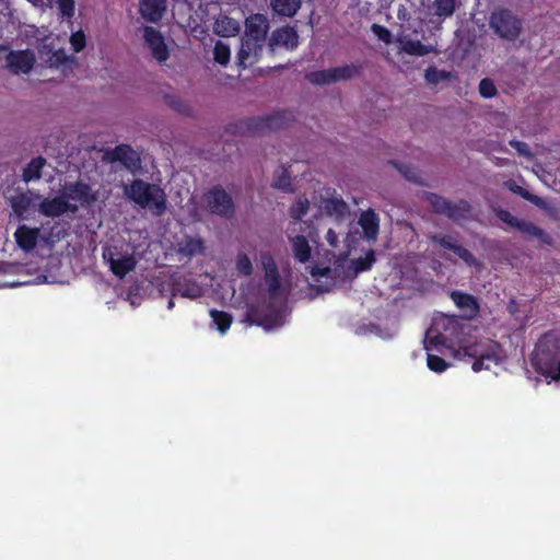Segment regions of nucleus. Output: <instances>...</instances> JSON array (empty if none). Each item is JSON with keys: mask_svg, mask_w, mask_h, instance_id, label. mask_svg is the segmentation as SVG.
I'll return each mask as SVG.
<instances>
[{"mask_svg": "<svg viewBox=\"0 0 560 560\" xmlns=\"http://www.w3.org/2000/svg\"><path fill=\"white\" fill-rule=\"evenodd\" d=\"M262 268L267 301L256 306L247 305V326L256 324L271 329L284 323L289 290L282 285L278 266L270 255L262 256Z\"/></svg>", "mask_w": 560, "mask_h": 560, "instance_id": "1", "label": "nucleus"}, {"mask_svg": "<svg viewBox=\"0 0 560 560\" xmlns=\"http://www.w3.org/2000/svg\"><path fill=\"white\" fill-rule=\"evenodd\" d=\"M125 194L142 209H148L153 215L161 217L166 212L167 199L165 191L156 184L142 179H133L126 187Z\"/></svg>", "mask_w": 560, "mask_h": 560, "instance_id": "2", "label": "nucleus"}, {"mask_svg": "<svg viewBox=\"0 0 560 560\" xmlns=\"http://www.w3.org/2000/svg\"><path fill=\"white\" fill-rule=\"evenodd\" d=\"M534 370L546 378L557 381L560 378V358L556 347H548L544 342L536 345L530 357Z\"/></svg>", "mask_w": 560, "mask_h": 560, "instance_id": "3", "label": "nucleus"}, {"mask_svg": "<svg viewBox=\"0 0 560 560\" xmlns=\"http://www.w3.org/2000/svg\"><path fill=\"white\" fill-rule=\"evenodd\" d=\"M361 63H349L324 70L311 71L305 74V80L313 85H328L340 81H348L362 74Z\"/></svg>", "mask_w": 560, "mask_h": 560, "instance_id": "4", "label": "nucleus"}, {"mask_svg": "<svg viewBox=\"0 0 560 560\" xmlns=\"http://www.w3.org/2000/svg\"><path fill=\"white\" fill-rule=\"evenodd\" d=\"M427 201L434 213L445 215L454 222L468 219L472 210L469 201L465 199L453 202L435 192H427Z\"/></svg>", "mask_w": 560, "mask_h": 560, "instance_id": "5", "label": "nucleus"}, {"mask_svg": "<svg viewBox=\"0 0 560 560\" xmlns=\"http://www.w3.org/2000/svg\"><path fill=\"white\" fill-rule=\"evenodd\" d=\"M489 24L495 34L508 40H515L522 32V21L503 8L491 13Z\"/></svg>", "mask_w": 560, "mask_h": 560, "instance_id": "6", "label": "nucleus"}, {"mask_svg": "<svg viewBox=\"0 0 560 560\" xmlns=\"http://www.w3.org/2000/svg\"><path fill=\"white\" fill-rule=\"evenodd\" d=\"M491 209L498 219L508 225L517 229L526 236V238H537L541 244L552 245V237L544 229L532 222L520 220L512 215L510 211L500 207L492 206Z\"/></svg>", "mask_w": 560, "mask_h": 560, "instance_id": "7", "label": "nucleus"}, {"mask_svg": "<svg viewBox=\"0 0 560 560\" xmlns=\"http://www.w3.org/2000/svg\"><path fill=\"white\" fill-rule=\"evenodd\" d=\"M293 119V113L290 110H279L261 117L247 118V135L277 131L287 127Z\"/></svg>", "mask_w": 560, "mask_h": 560, "instance_id": "8", "label": "nucleus"}, {"mask_svg": "<svg viewBox=\"0 0 560 560\" xmlns=\"http://www.w3.org/2000/svg\"><path fill=\"white\" fill-rule=\"evenodd\" d=\"M207 210L215 215L231 218L234 214L232 197L220 186H213L206 195Z\"/></svg>", "mask_w": 560, "mask_h": 560, "instance_id": "9", "label": "nucleus"}, {"mask_svg": "<svg viewBox=\"0 0 560 560\" xmlns=\"http://www.w3.org/2000/svg\"><path fill=\"white\" fill-rule=\"evenodd\" d=\"M269 30V22L262 14L247 16V59L252 50L261 49ZM257 51H255V56Z\"/></svg>", "mask_w": 560, "mask_h": 560, "instance_id": "10", "label": "nucleus"}, {"mask_svg": "<svg viewBox=\"0 0 560 560\" xmlns=\"http://www.w3.org/2000/svg\"><path fill=\"white\" fill-rule=\"evenodd\" d=\"M428 238L433 245H439L444 249L453 252L468 267L479 268L481 266L480 261L475 257V255L466 247L458 244V242L452 235L431 234L428 236Z\"/></svg>", "mask_w": 560, "mask_h": 560, "instance_id": "11", "label": "nucleus"}, {"mask_svg": "<svg viewBox=\"0 0 560 560\" xmlns=\"http://www.w3.org/2000/svg\"><path fill=\"white\" fill-rule=\"evenodd\" d=\"M63 197L68 202L75 201L82 208H90L97 201V191H94L90 184L82 180L66 183L63 185Z\"/></svg>", "mask_w": 560, "mask_h": 560, "instance_id": "12", "label": "nucleus"}, {"mask_svg": "<svg viewBox=\"0 0 560 560\" xmlns=\"http://www.w3.org/2000/svg\"><path fill=\"white\" fill-rule=\"evenodd\" d=\"M103 258L108 262L109 269L119 279H124L130 271L135 270L137 259L130 253H114L104 248Z\"/></svg>", "mask_w": 560, "mask_h": 560, "instance_id": "13", "label": "nucleus"}, {"mask_svg": "<svg viewBox=\"0 0 560 560\" xmlns=\"http://www.w3.org/2000/svg\"><path fill=\"white\" fill-rule=\"evenodd\" d=\"M4 58L7 68L13 74H28L36 62L35 54L31 49L10 50Z\"/></svg>", "mask_w": 560, "mask_h": 560, "instance_id": "14", "label": "nucleus"}, {"mask_svg": "<svg viewBox=\"0 0 560 560\" xmlns=\"http://www.w3.org/2000/svg\"><path fill=\"white\" fill-rule=\"evenodd\" d=\"M470 355L475 357V361L471 365L475 372L481 370H489L491 364L498 365L502 360V349L499 343L493 342L488 345L481 351L475 350Z\"/></svg>", "mask_w": 560, "mask_h": 560, "instance_id": "15", "label": "nucleus"}, {"mask_svg": "<svg viewBox=\"0 0 560 560\" xmlns=\"http://www.w3.org/2000/svg\"><path fill=\"white\" fill-rule=\"evenodd\" d=\"M38 211L45 217L57 218L66 212H77L78 206L75 203L68 202L63 195H61L51 199L44 198L38 205Z\"/></svg>", "mask_w": 560, "mask_h": 560, "instance_id": "16", "label": "nucleus"}, {"mask_svg": "<svg viewBox=\"0 0 560 560\" xmlns=\"http://www.w3.org/2000/svg\"><path fill=\"white\" fill-rule=\"evenodd\" d=\"M143 38L148 44L151 54L160 63L165 62L170 57L168 48L161 32L152 26L143 28Z\"/></svg>", "mask_w": 560, "mask_h": 560, "instance_id": "17", "label": "nucleus"}, {"mask_svg": "<svg viewBox=\"0 0 560 560\" xmlns=\"http://www.w3.org/2000/svg\"><path fill=\"white\" fill-rule=\"evenodd\" d=\"M451 299L454 304L463 311L464 318L474 319L479 315L480 306L478 300L474 295L454 290L451 292Z\"/></svg>", "mask_w": 560, "mask_h": 560, "instance_id": "18", "label": "nucleus"}, {"mask_svg": "<svg viewBox=\"0 0 560 560\" xmlns=\"http://www.w3.org/2000/svg\"><path fill=\"white\" fill-rule=\"evenodd\" d=\"M299 44V35L293 27L284 26L272 32L269 38L271 48L283 46L288 49H294Z\"/></svg>", "mask_w": 560, "mask_h": 560, "instance_id": "19", "label": "nucleus"}, {"mask_svg": "<svg viewBox=\"0 0 560 560\" xmlns=\"http://www.w3.org/2000/svg\"><path fill=\"white\" fill-rule=\"evenodd\" d=\"M366 241H376L380 232V218L373 209L363 211L358 220Z\"/></svg>", "mask_w": 560, "mask_h": 560, "instance_id": "20", "label": "nucleus"}, {"mask_svg": "<svg viewBox=\"0 0 560 560\" xmlns=\"http://www.w3.org/2000/svg\"><path fill=\"white\" fill-rule=\"evenodd\" d=\"M110 155L112 161L120 162L128 170H135L140 165L138 153L128 144L117 145Z\"/></svg>", "mask_w": 560, "mask_h": 560, "instance_id": "21", "label": "nucleus"}, {"mask_svg": "<svg viewBox=\"0 0 560 560\" xmlns=\"http://www.w3.org/2000/svg\"><path fill=\"white\" fill-rule=\"evenodd\" d=\"M15 242L25 252L33 250L39 237V229L20 225L14 233Z\"/></svg>", "mask_w": 560, "mask_h": 560, "instance_id": "22", "label": "nucleus"}, {"mask_svg": "<svg viewBox=\"0 0 560 560\" xmlns=\"http://www.w3.org/2000/svg\"><path fill=\"white\" fill-rule=\"evenodd\" d=\"M166 9V0H141L140 1V13L142 18L148 21L155 23L160 21Z\"/></svg>", "mask_w": 560, "mask_h": 560, "instance_id": "23", "label": "nucleus"}, {"mask_svg": "<svg viewBox=\"0 0 560 560\" xmlns=\"http://www.w3.org/2000/svg\"><path fill=\"white\" fill-rule=\"evenodd\" d=\"M289 240L292 245L294 258L302 264L307 262L311 258L312 249L306 237L303 235H296L294 237L289 236Z\"/></svg>", "mask_w": 560, "mask_h": 560, "instance_id": "24", "label": "nucleus"}, {"mask_svg": "<svg viewBox=\"0 0 560 560\" xmlns=\"http://www.w3.org/2000/svg\"><path fill=\"white\" fill-rule=\"evenodd\" d=\"M213 31L221 37L234 36L240 31V25L234 19L220 14L213 24Z\"/></svg>", "mask_w": 560, "mask_h": 560, "instance_id": "25", "label": "nucleus"}, {"mask_svg": "<svg viewBox=\"0 0 560 560\" xmlns=\"http://www.w3.org/2000/svg\"><path fill=\"white\" fill-rule=\"evenodd\" d=\"M46 165V159L38 155L33 158L22 172V179L25 183H30L33 180H38L42 178L43 168Z\"/></svg>", "mask_w": 560, "mask_h": 560, "instance_id": "26", "label": "nucleus"}, {"mask_svg": "<svg viewBox=\"0 0 560 560\" xmlns=\"http://www.w3.org/2000/svg\"><path fill=\"white\" fill-rule=\"evenodd\" d=\"M10 202L14 213L19 218H24L25 213H27L34 205L33 194L32 191L20 192L13 196Z\"/></svg>", "mask_w": 560, "mask_h": 560, "instance_id": "27", "label": "nucleus"}, {"mask_svg": "<svg viewBox=\"0 0 560 560\" xmlns=\"http://www.w3.org/2000/svg\"><path fill=\"white\" fill-rule=\"evenodd\" d=\"M324 212L329 217H335L340 220L349 211L347 202L342 198H328L323 202Z\"/></svg>", "mask_w": 560, "mask_h": 560, "instance_id": "28", "label": "nucleus"}, {"mask_svg": "<svg viewBox=\"0 0 560 560\" xmlns=\"http://www.w3.org/2000/svg\"><path fill=\"white\" fill-rule=\"evenodd\" d=\"M176 295L195 300L202 296V289L195 281L188 280L184 283H178L177 287L173 289V296Z\"/></svg>", "mask_w": 560, "mask_h": 560, "instance_id": "29", "label": "nucleus"}, {"mask_svg": "<svg viewBox=\"0 0 560 560\" xmlns=\"http://www.w3.org/2000/svg\"><path fill=\"white\" fill-rule=\"evenodd\" d=\"M270 5L278 14L293 16L301 8V0H271Z\"/></svg>", "mask_w": 560, "mask_h": 560, "instance_id": "30", "label": "nucleus"}, {"mask_svg": "<svg viewBox=\"0 0 560 560\" xmlns=\"http://www.w3.org/2000/svg\"><path fill=\"white\" fill-rule=\"evenodd\" d=\"M205 249L203 241L201 238L187 236L179 244L178 252L187 257L201 254Z\"/></svg>", "mask_w": 560, "mask_h": 560, "instance_id": "31", "label": "nucleus"}, {"mask_svg": "<svg viewBox=\"0 0 560 560\" xmlns=\"http://www.w3.org/2000/svg\"><path fill=\"white\" fill-rule=\"evenodd\" d=\"M272 187L280 189L284 192H292L293 186L291 175L287 168L281 166L275 174Z\"/></svg>", "mask_w": 560, "mask_h": 560, "instance_id": "32", "label": "nucleus"}, {"mask_svg": "<svg viewBox=\"0 0 560 560\" xmlns=\"http://www.w3.org/2000/svg\"><path fill=\"white\" fill-rule=\"evenodd\" d=\"M375 261L376 256L374 249H369L364 257L353 259L351 266L355 273H360L370 270Z\"/></svg>", "mask_w": 560, "mask_h": 560, "instance_id": "33", "label": "nucleus"}, {"mask_svg": "<svg viewBox=\"0 0 560 560\" xmlns=\"http://www.w3.org/2000/svg\"><path fill=\"white\" fill-rule=\"evenodd\" d=\"M210 316H211L212 323L215 325L217 329L221 334L226 332L229 330V328L231 327L232 316L229 313L223 312V311H218V310H211Z\"/></svg>", "mask_w": 560, "mask_h": 560, "instance_id": "34", "label": "nucleus"}, {"mask_svg": "<svg viewBox=\"0 0 560 560\" xmlns=\"http://www.w3.org/2000/svg\"><path fill=\"white\" fill-rule=\"evenodd\" d=\"M404 50L408 55L422 57L430 54L433 50V48L432 46L422 44L420 40H408L404 45Z\"/></svg>", "mask_w": 560, "mask_h": 560, "instance_id": "35", "label": "nucleus"}, {"mask_svg": "<svg viewBox=\"0 0 560 560\" xmlns=\"http://www.w3.org/2000/svg\"><path fill=\"white\" fill-rule=\"evenodd\" d=\"M230 47L221 40H218L213 48L214 61L221 66H226L230 61Z\"/></svg>", "mask_w": 560, "mask_h": 560, "instance_id": "36", "label": "nucleus"}, {"mask_svg": "<svg viewBox=\"0 0 560 560\" xmlns=\"http://www.w3.org/2000/svg\"><path fill=\"white\" fill-rule=\"evenodd\" d=\"M310 208V202L307 198H299L295 203H293L289 210L290 217L300 221L304 215L307 214Z\"/></svg>", "mask_w": 560, "mask_h": 560, "instance_id": "37", "label": "nucleus"}, {"mask_svg": "<svg viewBox=\"0 0 560 560\" xmlns=\"http://www.w3.org/2000/svg\"><path fill=\"white\" fill-rule=\"evenodd\" d=\"M435 14L440 18L453 15L456 9V0H434Z\"/></svg>", "mask_w": 560, "mask_h": 560, "instance_id": "38", "label": "nucleus"}, {"mask_svg": "<svg viewBox=\"0 0 560 560\" xmlns=\"http://www.w3.org/2000/svg\"><path fill=\"white\" fill-rule=\"evenodd\" d=\"M424 77H425V80L428 83L436 85L440 82H442L443 80L448 79L450 72H447L445 70H440L435 67H429L425 70Z\"/></svg>", "mask_w": 560, "mask_h": 560, "instance_id": "39", "label": "nucleus"}, {"mask_svg": "<svg viewBox=\"0 0 560 560\" xmlns=\"http://www.w3.org/2000/svg\"><path fill=\"white\" fill-rule=\"evenodd\" d=\"M427 365L431 371L435 373H442L446 371V369L450 366V363L439 355L428 353Z\"/></svg>", "mask_w": 560, "mask_h": 560, "instance_id": "40", "label": "nucleus"}, {"mask_svg": "<svg viewBox=\"0 0 560 560\" xmlns=\"http://www.w3.org/2000/svg\"><path fill=\"white\" fill-rule=\"evenodd\" d=\"M509 188L512 192L520 195L525 200H528L537 206L541 203V199L538 196L530 194L528 190L524 189L522 186L515 183H510Z\"/></svg>", "mask_w": 560, "mask_h": 560, "instance_id": "41", "label": "nucleus"}, {"mask_svg": "<svg viewBox=\"0 0 560 560\" xmlns=\"http://www.w3.org/2000/svg\"><path fill=\"white\" fill-rule=\"evenodd\" d=\"M479 93L485 98H491L497 94V88L493 81L489 78H485L479 82Z\"/></svg>", "mask_w": 560, "mask_h": 560, "instance_id": "42", "label": "nucleus"}, {"mask_svg": "<svg viewBox=\"0 0 560 560\" xmlns=\"http://www.w3.org/2000/svg\"><path fill=\"white\" fill-rule=\"evenodd\" d=\"M70 43H71L72 49L75 52L82 51L86 45V38H85L84 32L80 30V31L73 33L70 37Z\"/></svg>", "mask_w": 560, "mask_h": 560, "instance_id": "43", "label": "nucleus"}, {"mask_svg": "<svg viewBox=\"0 0 560 560\" xmlns=\"http://www.w3.org/2000/svg\"><path fill=\"white\" fill-rule=\"evenodd\" d=\"M58 4L62 16L70 19L74 15V0H58Z\"/></svg>", "mask_w": 560, "mask_h": 560, "instance_id": "44", "label": "nucleus"}, {"mask_svg": "<svg viewBox=\"0 0 560 560\" xmlns=\"http://www.w3.org/2000/svg\"><path fill=\"white\" fill-rule=\"evenodd\" d=\"M510 145L516 150V152L522 155V156H526V158H530L532 156V152L529 150V147L526 142L524 141H520V140H511L510 141Z\"/></svg>", "mask_w": 560, "mask_h": 560, "instance_id": "45", "label": "nucleus"}, {"mask_svg": "<svg viewBox=\"0 0 560 560\" xmlns=\"http://www.w3.org/2000/svg\"><path fill=\"white\" fill-rule=\"evenodd\" d=\"M372 31L378 37V39H381L382 42H384V43L390 42L392 34L385 26H382L378 24H373Z\"/></svg>", "mask_w": 560, "mask_h": 560, "instance_id": "46", "label": "nucleus"}, {"mask_svg": "<svg viewBox=\"0 0 560 560\" xmlns=\"http://www.w3.org/2000/svg\"><path fill=\"white\" fill-rule=\"evenodd\" d=\"M68 61V56L62 49L56 50L49 58L51 66L59 67Z\"/></svg>", "mask_w": 560, "mask_h": 560, "instance_id": "47", "label": "nucleus"}, {"mask_svg": "<svg viewBox=\"0 0 560 560\" xmlns=\"http://www.w3.org/2000/svg\"><path fill=\"white\" fill-rule=\"evenodd\" d=\"M445 342H446V337L443 334L438 332V335L430 337L429 345L425 346V349L429 351V350H431L430 346H434V347H438L440 345L443 346Z\"/></svg>", "mask_w": 560, "mask_h": 560, "instance_id": "48", "label": "nucleus"}, {"mask_svg": "<svg viewBox=\"0 0 560 560\" xmlns=\"http://www.w3.org/2000/svg\"><path fill=\"white\" fill-rule=\"evenodd\" d=\"M392 164H394L398 170L399 172L409 180H416V177H415V172L411 170L410 166L408 165H405V164H401V165H398L397 163H394V162H390Z\"/></svg>", "mask_w": 560, "mask_h": 560, "instance_id": "49", "label": "nucleus"}, {"mask_svg": "<svg viewBox=\"0 0 560 560\" xmlns=\"http://www.w3.org/2000/svg\"><path fill=\"white\" fill-rule=\"evenodd\" d=\"M237 63L240 67L245 68V38L241 37V47L236 54Z\"/></svg>", "mask_w": 560, "mask_h": 560, "instance_id": "50", "label": "nucleus"}, {"mask_svg": "<svg viewBox=\"0 0 560 560\" xmlns=\"http://www.w3.org/2000/svg\"><path fill=\"white\" fill-rule=\"evenodd\" d=\"M325 238L327 241V243L331 246V247H337L338 245V235L337 233L332 230V229H329L325 235Z\"/></svg>", "mask_w": 560, "mask_h": 560, "instance_id": "51", "label": "nucleus"}, {"mask_svg": "<svg viewBox=\"0 0 560 560\" xmlns=\"http://www.w3.org/2000/svg\"><path fill=\"white\" fill-rule=\"evenodd\" d=\"M236 268L240 273L245 275V253L240 252L236 258Z\"/></svg>", "mask_w": 560, "mask_h": 560, "instance_id": "52", "label": "nucleus"}, {"mask_svg": "<svg viewBox=\"0 0 560 560\" xmlns=\"http://www.w3.org/2000/svg\"><path fill=\"white\" fill-rule=\"evenodd\" d=\"M171 105L179 113H184L187 107L180 100L172 101Z\"/></svg>", "mask_w": 560, "mask_h": 560, "instance_id": "53", "label": "nucleus"}, {"mask_svg": "<svg viewBox=\"0 0 560 560\" xmlns=\"http://www.w3.org/2000/svg\"><path fill=\"white\" fill-rule=\"evenodd\" d=\"M9 51L10 50H9L8 46L0 44V59L3 57L2 54H4V52L8 54Z\"/></svg>", "mask_w": 560, "mask_h": 560, "instance_id": "54", "label": "nucleus"}, {"mask_svg": "<svg viewBox=\"0 0 560 560\" xmlns=\"http://www.w3.org/2000/svg\"><path fill=\"white\" fill-rule=\"evenodd\" d=\"M253 271V265L249 260V258L247 257V276H249Z\"/></svg>", "mask_w": 560, "mask_h": 560, "instance_id": "55", "label": "nucleus"}, {"mask_svg": "<svg viewBox=\"0 0 560 560\" xmlns=\"http://www.w3.org/2000/svg\"><path fill=\"white\" fill-rule=\"evenodd\" d=\"M173 307H174V301H173V299H170L168 303H167V308L172 310Z\"/></svg>", "mask_w": 560, "mask_h": 560, "instance_id": "56", "label": "nucleus"}]
</instances>
